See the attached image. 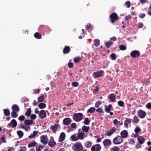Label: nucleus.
<instances>
[{
	"instance_id": "1",
	"label": "nucleus",
	"mask_w": 151,
	"mask_h": 151,
	"mask_svg": "<svg viewBox=\"0 0 151 151\" xmlns=\"http://www.w3.org/2000/svg\"><path fill=\"white\" fill-rule=\"evenodd\" d=\"M83 115L81 113H75L73 116V120L76 122H79L83 119Z\"/></svg>"
},
{
	"instance_id": "2",
	"label": "nucleus",
	"mask_w": 151,
	"mask_h": 151,
	"mask_svg": "<svg viewBox=\"0 0 151 151\" xmlns=\"http://www.w3.org/2000/svg\"><path fill=\"white\" fill-rule=\"evenodd\" d=\"M83 147L80 142L75 143L73 146V148L75 151H81L83 150Z\"/></svg>"
},
{
	"instance_id": "3",
	"label": "nucleus",
	"mask_w": 151,
	"mask_h": 151,
	"mask_svg": "<svg viewBox=\"0 0 151 151\" xmlns=\"http://www.w3.org/2000/svg\"><path fill=\"white\" fill-rule=\"evenodd\" d=\"M123 139L121 136H117L113 139L112 142L114 145H119L123 142Z\"/></svg>"
},
{
	"instance_id": "4",
	"label": "nucleus",
	"mask_w": 151,
	"mask_h": 151,
	"mask_svg": "<svg viewBox=\"0 0 151 151\" xmlns=\"http://www.w3.org/2000/svg\"><path fill=\"white\" fill-rule=\"evenodd\" d=\"M109 18L112 23H114L118 20V17L115 13H113L110 15Z\"/></svg>"
},
{
	"instance_id": "5",
	"label": "nucleus",
	"mask_w": 151,
	"mask_h": 151,
	"mask_svg": "<svg viewBox=\"0 0 151 151\" xmlns=\"http://www.w3.org/2000/svg\"><path fill=\"white\" fill-rule=\"evenodd\" d=\"M140 54L139 52L137 50H134L132 51L130 53V55L131 57L133 58H138Z\"/></svg>"
},
{
	"instance_id": "6",
	"label": "nucleus",
	"mask_w": 151,
	"mask_h": 151,
	"mask_svg": "<svg viewBox=\"0 0 151 151\" xmlns=\"http://www.w3.org/2000/svg\"><path fill=\"white\" fill-rule=\"evenodd\" d=\"M104 72L102 70H100L94 72L92 74L94 78H98L101 76Z\"/></svg>"
},
{
	"instance_id": "7",
	"label": "nucleus",
	"mask_w": 151,
	"mask_h": 151,
	"mask_svg": "<svg viewBox=\"0 0 151 151\" xmlns=\"http://www.w3.org/2000/svg\"><path fill=\"white\" fill-rule=\"evenodd\" d=\"M101 149V146L99 144H96L92 146L91 151H99Z\"/></svg>"
},
{
	"instance_id": "8",
	"label": "nucleus",
	"mask_w": 151,
	"mask_h": 151,
	"mask_svg": "<svg viewBox=\"0 0 151 151\" xmlns=\"http://www.w3.org/2000/svg\"><path fill=\"white\" fill-rule=\"evenodd\" d=\"M137 113L139 117L141 119L144 118L146 115L145 112L141 109L137 111Z\"/></svg>"
},
{
	"instance_id": "9",
	"label": "nucleus",
	"mask_w": 151,
	"mask_h": 151,
	"mask_svg": "<svg viewBox=\"0 0 151 151\" xmlns=\"http://www.w3.org/2000/svg\"><path fill=\"white\" fill-rule=\"evenodd\" d=\"M103 143L104 146L106 147L111 145L112 144L110 139H105L103 142Z\"/></svg>"
},
{
	"instance_id": "10",
	"label": "nucleus",
	"mask_w": 151,
	"mask_h": 151,
	"mask_svg": "<svg viewBox=\"0 0 151 151\" xmlns=\"http://www.w3.org/2000/svg\"><path fill=\"white\" fill-rule=\"evenodd\" d=\"M116 132V129L115 127H114L111 129L110 130L106 132L105 134L106 136H110L114 132Z\"/></svg>"
},
{
	"instance_id": "11",
	"label": "nucleus",
	"mask_w": 151,
	"mask_h": 151,
	"mask_svg": "<svg viewBox=\"0 0 151 151\" xmlns=\"http://www.w3.org/2000/svg\"><path fill=\"white\" fill-rule=\"evenodd\" d=\"M46 115L45 111L44 110H42L39 113V117L41 119H43L46 117Z\"/></svg>"
},
{
	"instance_id": "12",
	"label": "nucleus",
	"mask_w": 151,
	"mask_h": 151,
	"mask_svg": "<svg viewBox=\"0 0 151 151\" xmlns=\"http://www.w3.org/2000/svg\"><path fill=\"white\" fill-rule=\"evenodd\" d=\"M40 141L43 144L46 145L48 141V138L47 136L46 135L42 136L40 137Z\"/></svg>"
},
{
	"instance_id": "13",
	"label": "nucleus",
	"mask_w": 151,
	"mask_h": 151,
	"mask_svg": "<svg viewBox=\"0 0 151 151\" xmlns=\"http://www.w3.org/2000/svg\"><path fill=\"white\" fill-rule=\"evenodd\" d=\"M17 124V122L15 119H12L11 122L9 123L8 125L7 126L10 127L12 126L13 128L15 127Z\"/></svg>"
},
{
	"instance_id": "14",
	"label": "nucleus",
	"mask_w": 151,
	"mask_h": 151,
	"mask_svg": "<svg viewBox=\"0 0 151 151\" xmlns=\"http://www.w3.org/2000/svg\"><path fill=\"white\" fill-rule=\"evenodd\" d=\"M50 139L48 145L52 147L55 146L56 144V142L54 140L53 137H50Z\"/></svg>"
},
{
	"instance_id": "15",
	"label": "nucleus",
	"mask_w": 151,
	"mask_h": 151,
	"mask_svg": "<svg viewBox=\"0 0 151 151\" xmlns=\"http://www.w3.org/2000/svg\"><path fill=\"white\" fill-rule=\"evenodd\" d=\"M108 98L111 102H114L116 99V95L114 93H111L109 96Z\"/></svg>"
},
{
	"instance_id": "16",
	"label": "nucleus",
	"mask_w": 151,
	"mask_h": 151,
	"mask_svg": "<svg viewBox=\"0 0 151 151\" xmlns=\"http://www.w3.org/2000/svg\"><path fill=\"white\" fill-rule=\"evenodd\" d=\"M59 126V124H56L54 125L53 126L51 125L50 127V129L52 131L53 133H55L56 132V131L58 128Z\"/></svg>"
},
{
	"instance_id": "17",
	"label": "nucleus",
	"mask_w": 151,
	"mask_h": 151,
	"mask_svg": "<svg viewBox=\"0 0 151 151\" xmlns=\"http://www.w3.org/2000/svg\"><path fill=\"white\" fill-rule=\"evenodd\" d=\"M71 119L69 118H66L64 119L63 121V124L65 125H68L70 123Z\"/></svg>"
},
{
	"instance_id": "18",
	"label": "nucleus",
	"mask_w": 151,
	"mask_h": 151,
	"mask_svg": "<svg viewBox=\"0 0 151 151\" xmlns=\"http://www.w3.org/2000/svg\"><path fill=\"white\" fill-rule=\"evenodd\" d=\"M120 134L122 138H125L127 136L128 133L126 130H124L121 132Z\"/></svg>"
},
{
	"instance_id": "19",
	"label": "nucleus",
	"mask_w": 151,
	"mask_h": 151,
	"mask_svg": "<svg viewBox=\"0 0 151 151\" xmlns=\"http://www.w3.org/2000/svg\"><path fill=\"white\" fill-rule=\"evenodd\" d=\"M65 134L64 132H62L60 136V137L59 139V141L60 142H61L63 141L65 138Z\"/></svg>"
},
{
	"instance_id": "20",
	"label": "nucleus",
	"mask_w": 151,
	"mask_h": 151,
	"mask_svg": "<svg viewBox=\"0 0 151 151\" xmlns=\"http://www.w3.org/2000/svg\"><path fill=\"white\" fill-rule=\"evenodd\" d=\"M139 143L140 144H142L145 141V138L141 136H139L137 138Z\"/></svg>"
},
{
	"instance_id": "21",
	"label": "nucleus",
	"mask_w": 151,
	"mask_h": 151,
	"mask_svg": "<svg viewBox=\"0 0 151 151\" xmlns=\"http://www.w3.org/2000/svg\"><path fill=\"white\" fill-rule=\"evenodd\" d=\"M70 50V47L68 46H65L63 50V52L64 54H68Z\"/></svg>"
},
{
	"instance_id": "22",
	"label": "nucleus",
	"mask_w": 151,
	"mask_h": 151,
	"mask_svg": "<svg viewBox=\"0 0 151 151\" xmlns=\"http://www.w3.org/2000/svg\"><path fill=\"white\" fill-rule=\"evenodd\" d=\"M12 111H14L19 112V108L17 104H14L12 107Z\"/></svg>"
},
{
	"instance_id": "23",
	"label": "nucleus",
	"mask_w": 151,
	"mask_h": 151,
	"mask_svg": "<svg viewBox=\"0 0 151 151\" xmlns=\"http://www.w3.org/2000/svg\"><path fill=\"white\" fill-rule=\"evenodd\" d=\"M84 134V133L83 132H79L77 134V137L78 139H80L82 140L83 139Z\"/></svg>"
},
{
	"instance_id": "24",
	"label": "nucleus",
	"mask_w": 151,
	"mask_h": 151,
	"mask_svg": "<svg viewBox=\"0 0 151 151\" xmlns=\"http://www.w3.org/2000/svg\"><path fill=\"white\" fill-rule=\"evenodd\" d=\"M105 110L106 113H109L110 112L111 108L112 107V106L111 104H109L107 107L106 105H105Z\"/></svg>"
},
{
	"instance_id": "25",
	"label": "nucleus",
	"mask_w": 151,
	"mask_h": 151,
	"mask_svg": "<svg viewBox=\"0 0 151 151\" xmlns=\"http://www.w3.org/2000/svg\"><path fill=\"white\" fill-rule=\"evenodd\" d=\"M33 121L32 120L29 119L25 120L24 121V124L28 126L33 124Z\"/></svg>"
},
{
	"instance_id": "26",
	"label": "nucleus",
	"mask_w": 151,
	"mask_h": 151,
	"mask_svg": "<svg viewBox=\"0 0 151 151\" xmlns=\"http://www.w3.org/2000/svg\"><path fill=\"white\" fill-rule=\"evenodd\" d=\"M37 144V143L35 141H33L28 145V147L30 148L32 147H34Z\"/></svg>"
},
{
	"instance_id": "27",
	"label": "nucleus",
	"mask_w": 151,
	"mask_h": 151,
	"mask_svg": "<svg viewBox=\"0 0 151 151\" xmlns=\"http://www.w3.org/2000/svg\"><path fill=\"white\" fill-rule=\"evenodd\" d=\"M82 129L83 132H87L89 129V127L88 126H83L82 127Z\"/></svg>"
},
{
	"instance_id": "28",
	"label": "nucleus",
	"mask_w": 151,
	"mask_h": 151,
	"mask_svg": "<svg viewBox=\"0 0 151 151\" xmlns=\"http://www.w3.org/2000/svg\"><path fill=\"white\" fill-rule=\"evenodd\" d=\"M113 42L111 41H109L106 42L105 43V46L107 48H109L113 44Z\"/></svg>"
},
{
	"instance_id": "29",
	"label": "nucleus",
	"mask_w": 151,
	"mask_h": 151,
	"mask_svg": "<svg viewBox=\"0 0 151 151\" xmlns=\"http://www.w3.org/2000/svg\"><path fill=\"white\" fill-rule=\"evenodd\" d=\"M11 116L13 118H15L17 117L18 116V114H17L16 111H12L11 113Z\"/></svg>"
},
{
	"instance_id": "30",
	"label": "nucleus",
	"mask_w": 151,
	"mask_h": 151,
	"mask_svg": "<svg viewBox=\"0 0 151 151\" xmlns=\"http://www.w3.org/2000/svg\"><path fill=\"white\" fill-rule=\"evenodd\" d=\"M92 142L90 141H87L85 142L84 144L85 146L87 148H89L92 145Z\"/></svg>"
},
{
	"instance_id": "31",
	"label": "nucleus",
	"mask_w": 151,
	"mask_h": 151,
	"mask_svg": "<svg viewBox=\"0 0 151 151\" xmlns=\"http://www.w3.org/2000/svg\"><path fill=\"white\" fill-rule=\"evenodd\" d=\"M34 37L37 39H40L42 38L41 34L39 32H36L34 35Z\"/></svg>"
},
{
	"instance_id": "32",
	"label": "nucleus",
	"mask_w": 151,
	"mask_h": 151,
	"mask_svg": "<svg viewBox=\"0 0 151 151\" xmlns=\"http://www.w3.org/2000/svg\"><path fill=\"white\" fill-rule=\"evenodd\" d=\"M31 108L28 109L26 112L25 113V115L27 116V117H29L31 115Z\"/></svg>"
},
{
	"instance_id": "33",
	"label": "nucleus",
	"mask_w": 151,
	"mask_h": 151,
	"mask_svg": "<svg viewBox=\"0 0 151 151\" xmlns=\"http://www.w3.org/2000/svg\"><path fill=\"white\" fill-rule=\"evenodd\" d=\"M37 131H34L33 132V133L30 135V136H29V138H32L34 137L37 134Z\"/></svg>"
},
{
	"instance_id": "34",
	"label": "nucleus",
	"mask_w": 151,
	"mask_h": 151,
	"mask_svg": "<svg viewBox=\"0 0 151 151\" xmlns=\"http://www.w3.org/2000/svg\"><path fill=\"white\" fill-rule=\"evenodd\" d=\"M76 134H74L71 136V138L73 141H76L78 139L77 136H76Z\"/></svg>"
},
{
	"instance_id": "35",
	"label": "nucleus",
	"mask_w": 151,
	"mask_h": 151,
	"mask_svg": "<svg viewBox=\"0 0 151 151\" xmlns=\"http://www.w3.org/2000/svg\"><path fill=\"white\" fill-rule=\"evenodd\" d=\"M46 106V104L44 103H40L38 105V107L40 109L45 108Z\"/></svg>"
},
{
	"instance_id": "36",
	"label": "nucleus",
	"mask_w": 151,
	"mask_h": 151,
	"mask_svg": "<svg viewBox=\"0 0 151 151\" xmlns=\"http://www.w3.org/2000/svg\"><path fill=\"white\" fill-rule=\"evenodd\" d=\"M4 115L6 116H9L10 115V112L9 111L8 109H4Z\"/></svg>"
},
{
	"instance_id": "37",
	"label": "nucleus",
	"mask_w": 151,
	"mask_h": 151,
	"mask_svg": "<svg viewBox=\"0 0 151 151\" xmlns=\"http://www.w3.org/2000/svg\"><path fill=\"white\" fill-rule=\"evenodd\" d=\"M17 134L19 136V137L21 138L23 136L24 134L23 132L20 130H19L17 131Z\"/></svg>"
},
{
	"instance_id": "38",
	"label": "nucleus",
	"mask_w": 151,
	"mask_h": 151,
	"mask_svg": "<svg viewBox=\"0 0 151 151\" xmlns=\"http://www.w3.org/2000/svg\"><path fill=\"white\" fill-rule=\"evenodd\" d=\"M119 148L118 146H114L110 148V151H119Z\"/></svg>"
},
{
	"instance_id": "39",
	"label": "nucleus",
	"mask_w": 151,
	"mask_h": 151,
	"mask_svg": "<svg viewBox=\"0 0 151 151\" xmlns=\"http://www.w3.org/2000/svg\"><path fill=\"white\" fill-rule=\"evenodd\" d=\"M83 123L85 125H88L90 123V121L88 118H86L84 119Z\"/></svg>"
},
{
	"instance_id": "40",
	"label": "nucleus",
	"mask_w": 151,
	"mask_h": 151,
	"mask_svg": "<svg viewBox=\"0 0 151 151\" xmlns=\"http://www.w3.org/2000/svg\"><path fill=\"white\" fill-rule=\"evenodd\" d=\"M44 99V97L43 95H42L38 98V101L39 102H41L43 101Z\"/></svg>"
},
{
	"instance_id": "41",
	"label": "nucleus",
	"mask_w": 151,
	"mask_h": 151,
	"mask_svg": "<svg viewBox=\"0 0 151 151\" xmlns=\"http://www.w3.org/2000/svg\"><path fill=\"white\" fill-rule=\"evenodd\" d=\"M95 111V108L94 107H91L90 108L87 110V112L92 113Z\"/></svg>"
},
{
	"instance_id": "42",
	"label": "nucleus",
	"mask_w": 151,
	"mask_h": 151,
	"mask_svg": "<svg viewBox=\"0 0 151 151\" xmlns=\"http://www.w3.org/2000/svg\"><path fill=\"white\" fill-rule=\"evenodd\" d=\"M81 60V57H75L74 58L73 61L75 63H76L79 62Z\"/></svg>"
},
{
	"instance_id": "43",
	"label": "nucleus",
	"mask_w": 151,
	"mask_h": 151,
	"mask_svg": "<svg viewBox=\"0 0 151 151\" xmlns=\"http://www.w3.org/2000/svg\"><path fill=\"white\" fill-rule=\"evenodd\" d=\"M94 45L96 47L98 46L100 44V41L99 40H95L94 41Z\"/></svg>"
},
{
	"instance_id": "44",
	"label": "nucleus",
	"mask_w": 151,
	"mask_h": 151,
	"mask_svg": "<svg viewBox=\"0 0 151 151\" xmlns=\"http://www.w3.org/2000/svg\"><path fill=\"white\" fill-rule=\"evenodd\" d=\"M133 121L135 123L137 124V123H138L139 122V119L138 118V117H137V116H135L134 117V119H133Z\"/></svg>"
},
{
	"instance_id": "45",
	"label": "nucleus",
	"mask_w": 151,
	"mask_h": 151,
	"mask_svg": "<svg viewBox=\"0 0 151 151\" xmlns=\"http://www.w3.org/2000/svg\"><path fill=\"white\" fill-rule=\"evenodd\" d=\"M119 48L121 50H125L126 49V47L123 45H120L119 47Z\"/></svg>"
},
{
	"instance_id": "46",
	"label": "nucleus",
	"mask_w": 151,
	"mask_h": 151,
	"mask_svg": "<svg viewBox=\"0 0 151 151\" xmlns=\"http://www.w3.org/2000/svg\"><path fill=\"white\" fill-rule=\"evenodd\" d=\"M141 129L139 126H137L136 127L134 130V132L136 133L137 134L139 132L141 131Z\"/></svg>"
},
{
	"instance_id": "47",
	"label": "nucleus",
	"mask_w": 151,
	"mask_h": 151,
	"mask_svg": "<svg viewBox=\"0 0 151 151\" xmlns=\"http://www.w3.org/2000/svg\"><path fill=\"white\" fill-rule=\"evenodd\" d=\"M45 26L44 25H41L39 27V29L41 31H45Z\"/></svg>"
},
{
	"instance_id": "48",
	"label": "nucleus",
	"mask_w": 151,
	"mask_h": 151,
	"mask_svg": "<svg viewBox=\"0 0 151 151\" xmlns=\"http://www.w3.org/2000/svg\"><path fill=\"white\" fill-rule=\"evenodd\" d=\"M79 85V83L76 81L73 82L72 83V85L74 87H77Z\"/></svg>"
},
{
	"instance_id": "49",
	"label": "nucleus",
	"mask_w": 151,
	"mask_h": 151,
	"mask_svg": "<svg viewBox=\"0 0 151 151\" xmlns=\"http://www.w3.org/2000/svg\"><path fill=\"white\" fill-rule=\"evenodd\" d=\"M110 57L112 60H115L116 59V57L115 54L112 53L110 55Z\"/></svg>"
},
{
	"instance_id": "50",
	"label": "nucleus",
	"mask_w": 151,
	"mask_h": 151,
	"mask_svg": "<svg viewBox=\"0 0 151 151\" xmlns=\"http://www.w3.org/2000/svg\"><path fill=\"white\" fill-rule=\"evenodd\" d=\"M99 88L98 86H96L95 88L93 90V93H95L99 91Z\"/></svg>"
},
{
	"instance_id": "51",
	"label": "nucleus",
	"mask_w": 151,
	"mask_h": 151,
	"mask_svg": "<svg viewBox=\"0 0 151 151\" xmlns=\"http://www.w3.org/2000/svg\"><path fill=\"white\" fill-rule=\"evenodd\" d=\"M118 104L120 106L122 107L124 105V102L121 101H119L118 102Z\"/></svg>"
},
{
	"instance_id": "52",
	"label": "nucleus",
	"mask_w": 151,
	"mask_h": 151,
	"mask_svg": "<svg viewBox=\"0 0 151 151\" xmlns=\"http://www.w3.org/2000/svg\"><path fill=\"white\" fill-rule=\"evenodd\" d=\"M101 104V101H97L95 103V106L96 108H98Z\"/></svg>"
},
{
	"instance_id": "53",
	"label": "nucleus",
	"mask_w": 151,
	"mask_h": 151,
	"mask_svg": "<svg viewBox=\"0 0 151 151\" xmlns=\"http://www.w3.org/2000/svg\"><path fill=\"white\" fill-rule=\"evenodd\" d=\"M142 83L143 85H144V84H145L146 86L148 84L150 83V81L148 79L147 80L145 81L142 82Z\"/></svg>"
},
{
	"instance_id": "54",
	"label": "nucleus",
	"mask_w": 151,
	"mask_h": 151,
	"mask_svg": "<svg viewBox=\"0 0 151 151\" xmlns=\"http://www.w3.org/2000/svg\"><path fill=\"white\" fill-rule=\"evenodd\" d=\"M45 31L47 33H49L50 31V28L47 26H45Z\"/></svg>"
},
{
	"instance_id": "55",
	"label": "nucleus",
	"mask_w": 151,
	"mask_h": 151,
	"mask_svg": "<svg viewBox=\"0 0 151 151\" xmlns=\"http://www.w3.org/2000/svg\"><path fill=\"white\" fill-rule=\"evenodd\" d=\"M26 147L25 146L20 147L19 150L18 151H26Z\"/></svg>"
},
{
	"instance_id": "56",
	"label": "nucleus",
	"mask_w": 151,
	"mask_h": 151,
	"mask_svg": "<svg viewBox=\"0 0 151 151\" xmlns=\"http://www.w3.org/2000/svg\"><path fill=\"white\" fill-rule=\"evenodd\" d=\"M130 2L129 1H127L125 2V5L127 8H129L130 6Z\"/></svg>"
},
{
	"instance_id": "57",
	"label": "nucleus",
	"mask_w": 151,
	"mask_h": 151,
	"mask_svg": "<svg viewBox=\"0 0 151 151\" xmlns=\"http://www.w3.org/2000/svg\"><path fill=\"white\" fill-rule=\"evenodd\" d=\"M135 142L134 139H130L129 140V143L130 144H133Z\"/></svg>"
},
{
	"instance_id": "58",
	"label": "nucleus",
	"mask_w": 151,
	"mask_h": 151,
	"mask_svg": "<svg viewBox=\"0 0 151 151\" xmlns=\"http://www.w3.org/2000/svg\"><path fill=\"white\" fill-rule=\"evenodd\" d=\"M132 18V16L130 15L126 16L125 17V20L127 21L129 19H130Z\"/></svg>"
},
{
	"instance_id": "59",
	"label": "nucleus",
	"mask_w": 151,
	"mask_h": 151,
	"mask_svg": "<svg viewBox=\"0 0 151 151\" xmlns=\"http://www.w3.org/2000/svg\"><path fill=\"white\" fill-rule=\"evenodd\" d=\"M70 127L72 128L75 129L77 127L76 124L75 123H72L71 124Z\"/></svg>"
},
{
	"instance_id": "60",
	"label": "nucleus",
	"mask_w": 151,
	"mask_h": 151,
	"mask_svg": "<svg viewBox=\"0 0 151 151\" xmlns=\"http://www.w3.org/2000/svg\"><path fill=\"white\" fill-rule=\"evenodd\" d=\"M25 116L24 115H21L18 117V119L21 121H22L25 119Z\"/></svg>"
},
{
	"instance_id": "61",
	"label": "nucleus",
	"mask_w": 151,
	"mask_h": 151,
	"mask_svg": "<svg viewBox=\"0 0 151 151\" xmlns=\"http://www.w3.org/2000/svg\"><path fill=\"white\" fill-rule=\"evenodd\" d=\"M146 107L149 109H151V103H148L146 105Z\"/></svg>"
},
{
	"instance_id": "62",
	"label": "nucleus",
	"mask_w": 151,
	"mask_h": 151,
	"mask_svg": "<svg viewBox=\"0 0 151 151\" xmlns=\"http://www.w3.org/2000/svg\"><path fill=\"white\" fill-rule=\"evenodd\" d=\"M68 65L69 68H71L73 67L74 64L72 63L69 62L68 63Z\"/></svg>"
},
{
	"instance_id": "63",
	"label": "nucleus",
	"mask_w": 151,
	"mask_h": 151,
	"mask_svg": "<svg viewBox=\"0 0 151 151\" xmlns=\"http://www.w3.org/2000/svg\"><path fill=\"white\" fill-rule=\"evenodd\" d=\"M37 116L35 114H32L30 115V119L34 120L36 118Z\"/></svg>"
},
{
	"instance_id": "64",
	"label": "nucleus",
	"mask_w": 151,
	"mask_h": 151,
	"mask_svg": "<svg viewBox=\"0 0 151 151\" xmlns=\"http://www.w3.org/2000/svg\"><path fill=\"white\" fill-rule=\"evenodd\" d=\"M125 122L127 123L130 124L132 122V120L131 119L127 118Z\"/></svg>"
}]
</instances>
